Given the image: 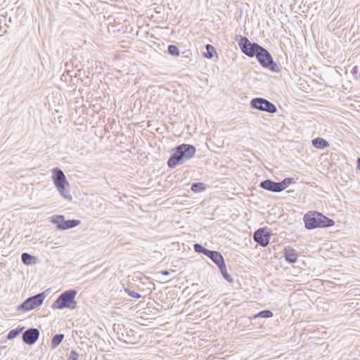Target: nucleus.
<instances>
[{
  "mask_svg": "<svg viewBox=\"0 0 360 360\" xmlns=\"http://www.w3.org/2000/svg\"><path fill=\"white\" fill-rule=\"evenodd\" d=\"M77 292L74 289L66 290L61 293L53 303L51 307L54 309L65 308L75 309L76 306L75 297Z\"/></svg>",
  "mask_w": 360,
  "mask_h": 360,
  "instance_id": "nucleus-4",
  "label": "nucleus"
},
{
  "mask_svg": "<svg viewBox=\"0 0 360 360\" xmlns=\"http://www.w3.org/2000/svg\"><path fill=\"white\" fill-rule=\"evenodd\" d=\"M63 338H64L63 334L55 335L51 340V346L52 349L56 348L61 343Z\"/></svg>",
  "mask_w": 360,
  "mask_h": 360,
  "instance_id": "nucleus-18",
  "label": "nucleus"
},
{
  "mask_svg": "<svg viewBox=\"0 0 360 360\" xmlns=\"http://www.w3.org/2000/svg\"><path fill=\"white\" fill-rule=\"evenodd\" d=\"M194 250L198 253H202L203 255H206L207 252L209 250L208 249L203 247L202 245L196 243L193 246Z\"/></svg>",
  "mask_w": 360,
  "mask_h": 360,
  "instance_id": "nucleus-25",
  "label": "nucleus"
},
{
  "mask_svg": "<svg viewBox=\"0 0 360 360\" xmlns=\"http://www.w3.org/2000/svg\"><path fill=\"white\" fill-rule=\"evenodd\" d=\"M191 190L195 193H200L205 190V185L203 183H194L191 186Z\"/></svg>",
  "mask_w": 360,
  "mask_h": 360,
  "instance_id": "nucleus-23",
  "label": "nucleus"
},
{
  "mask_svg": "<svg viewBox=\"0 0 360 360\" xmlns=\"http://www.w3.org/2000/svg\"><path fill=\"white\" fill-rule=\"evenodd\" d=\"M206 51L203 53V56L206 58H212L213 57L214 53L215 52L214 48L210 45L207 44L205 46Z\"/></svg>",
  "mask_w": 360,
  "mask_h": 360,
  "instance_id": "nucleus-20",
  "label": "nucleus"
},
{
  "mask_svg": "<svg viewBox=\"0 0 360 360\" xmlns=\"http://www.w3.org/2000/svg\"><path fill=\"white\" fill-rule=\"evenodd\" d=\"M52 179L56 188L64 199L71 200L72 195L66 188L69 186V183L64 172L60 168H53L52 169Z\"/></svg>",
  "mask_w": 360,
  "mask_h": 360,
  "instance_id": "nucleus-3",
  "label": "nucleus"
},
{
  "mask_svg": "<svg viewBox=\"0 0 360 360\" xmlns=\"http://www.w3.org/2000/svg\"><path fill=\"white\" fill-rule=\"evenodd\" d=\"M79 356V354L76 351L72 350L68 355V360H78Z\"/></svg>",
  "mask_w": 360,
  "mask_h": 360,
  "instance_id": "nucleus-28",
  "label": "nucleus"
},
{
  "mask_svg": "<svg viewBox=\"0 0 360 360\" xmlns=\"http://www.w3.org/2000/svg\"><path fill=\"white\" fill-rule=\"evenodd\" d=\"M24 329V327H22L20 328H15L10 330L7 335V338L8 340H12L16 338Z\"/></svg>",
  "mask_w": 360,
  "mask_h": 360,
  "instance_id": "nucleus-21",
  "label": "nucleus"
},
{
  "mask_svg": "<svg viewBox=\"0 0 360 360\" xmlns=\"http://www.w3.org/2000/svg\"><path fill=\"white\" fill-rule=\"evenodd\" d=\"M255 57L262 67L274 72H279V68L278 65L274 62L271 53L262 46Z\"/></svg>",
  "mask_w": 360,
  "mask_h": 360,
  "instance_id": "nucleus-5",
  "label": "nucleus"
},
{
  "mask_svg": "<svg viewBox=\"0 0 360 360\" xmlns=\"http://www.w3.org/2000/svg\"><path fill=\"white\" fill-rule=\"evenodd\" d=\"M21 259L25 264L30 265L35 262L36 257L29 253L24 252L21 255Z\"/></svg>",
  "mask_w": 360,
  "mask_h": 360,
  "instance_id": "nucleus-17",
  "label": "nucleus"
},
{
  "mask_svg": "<svg viewBox=\"0 0 360 360\" xmlns=\"http://www.w3.org/2000/svg\"><path fill=\"white\" fill-rule=\"evenodd\" d=\"M125 291L131 297L136 298V299H139V298L141 297V295L139 292H136L135 291L131 290H129L128 288H126Z\"/></svg>",
  "mask_w": 360,
  "mask_h": 360,
  "instance_id": "nucleus-27",
  "label": "nucleus"
},
{
  "mask_svg": "<svg viewBox=\"0 0 360 360\" xmlns=\"http://www.w3.org/2000/svg\"><path fill=\"white\" fill-rule=\"evenodd\" d=\"M167 50L168 53L173 56H178L179 55V48L175 45H169Z\"/></svg>",
  "mask_w": 360,
  "mask_h": 360,
  "instance_id": "nucleus-24",
  "label": "nucleus"
},
{
  "mask_svg": "<svg viewBox=\"0 0 360 360\" xmlns=\"http://www.w3.org/2000/svg\"><path fill=\"white\" fill-rule=\"evenodd\" d=\"M273 316H274L273 312L270 310L266 309V310H263V311H259L257 314L252 316L250 319H255L258 317L268 319V318H271Z\"/></svg>",
  "mask_w": 360,
  "mask_h": 360,
  "instance_id": "nucleus-19",
  "label": "nucleus"
},
{
  "mask_svg": "<svg viewBox=\"0 0 360 360\" xmlns=\"http://www.w3.org/2000/svg\"><path fill=\"white\" fill-rule=\"evenodd\" d=\"M162 274L163 275H169V271L165 270V271H162Z\"/></svg>",
  "mask_w": 360,
  "mask_h": 360,
  "instance_id": "nucleus-29",
  "label": "nucleus"
},
{
  "mask_svg": "<svg viewBox=\"0 0 360 360\" xmlns=\"http://www.w3.org/2000/svg\"><path fill=\"white\" fill-rule=\"evenodd\" d=\"M173 150V153L167 161V165L170 168H175L177 165H183L186 161L191 160L196 152L194 146L186 143L176 146Z\"/></svg>",
  "mask_w": 360,
  "mask_h": 360,
  "instance_id": "nucleus-1",
  "label": "nucleus"
},
{
  "mask_svg": "<svg viewBox=\"0 0 360 360\" xmlns=\"http://www.w3.org/2000/svg\"><path fill=\"white\" fill-rule=\"evenodd\" d=\"M250 105L252 108L267 112L271 114L275 113L277 111V108L273 103L263 98H255L252 99Z\"/></svg>",
  "mask_w": 360,
  "mask_h": 360,
  "instance_id": "nucleus-8",
  "label": "nucleus"
},
{
  "mask_svg": "<svg viewBox=\"0 0 360 360\" xmlns=\"http://www.w3.org/2000/svg\"><path fill=\"white\" fill-rule=\"evenodd\" d=\"M292 181L293 179L291 178H285L283 181L279 182L281 192L284 191L290 184L292 183Z\"/></svg>",
  "mask_w": 360,
  "mask_h": 360,
  "instance_id": "nucleus-22",
  "label": "nucleus"
},
{
  "mask_svg": "<svg viewBox=\"0 0 360 360\" xmlns=\"http://www.w3.org/2000/svg\"><path fill=\"white\" fill-rule=\"evenodd\" d=\"M46 297L45 292L38 293L26 299L17 309L18 311H27L41 306Z\"/></svg>",
  "mask_w": 360,
  "mask_h": 360,
  "instance_id": "nucleus-6",
  "label": "nucleus"
},
{
  "mask_svg": "<svg viewBox=\"0 0 360 360\" xmlns=\"http://www.w3.org/2000/svg\"><path fill=\"white\" fill-rule=\"evenodd\" d=\"M205 255L214 262L217 266L224 262L223 256L217 251L209 250Z\"/></svg>",
  "mask_w": 360,
  "mask_h": 360,
  "instance_id": "nucleus-12",
  "label": "nucleus"
},
{
  "mask_svg": "<svg viewBox=\"0 0 360 360\" xmlns=\"http://www.w3.org/2000/svg\"><path fill=\"white\" fill-rule=\"evenodd\" d=\"M64 219H65V217L63 215H56L52 217L51 221L53 224H56L57 226L61 225L63 223Z\"/></svg>",
  "mask_w": 360,
  "mask_h": 360,
  "instance_id": "nucleus-26",
  "label": "nucleus"
},
{
  "mask_svg": "<svg viewBox=\"0 0 360 360\" xmlns=\"http://www.w3.org/2000/svg\"><path fill=\"white\" fill-rule=\"evenodd\" d=\"M80 223H81V221L77 219L65 220L64 219L63 224L58 225L57 228H58V229H60V230H67L69 229L76 227L77 226L79 225Z\"/></svg>",
  "mask_w": 360,
  "mask_h": 360,
  "instance_id": "nucleus-14",
  "label": "nucleus"
},
{
  "mask_svg": "<svg viewBox=\"0 0 360 360\" xmlns=\"http://www.w3.org/2000/svg\"><path fill=\"white\" fill-rule=\"evenodd\" d=\"M218 267H219V270H220L223 277L224 278V279H226L229 283L233 282V279L231 276V275H229L228 274L225 262H223L221 264H219L218 266Z\"/></svg>",
  "mask_w": 360,
  "mask_h": 360,
  "instance_id": "nucleus-16",
  "label": "nucleus"
},
{
  "mask_svg": "<svg viewBox=\"0 0 360 360\" xmlns=\"http://www.w3.org/2000/svg\"><path fill=\"white\" fill-rule=\"evenodd\" d=\"M314 147L319 149H323L329 146L328 142L323 138H316L312 140Z\"/></svg>",
  "mask_w": 360,
  "mask_h": 360,
  "instance_id": "nucleus-15",
  "label": "nucleus"
},
{
  "mask_svg": "<svg viewBox=\"0 0 360 360\" xmlns=\"http://www.w3.org/2000/svg\"><path fill=\"white\" fill-rule=\"evenodd\" d=\"M305 228L311 230L319 227L326 228L334 225V221L322 213L315 211L307 212L303 217Z\"/></svg>",
  "mask_w": 360,
  "mask_h": 360,
  "instance_id": "nucleus-2",
  "label": "nucleus"
},
{
  "mask_svg": "<svg viewBox=\"0 0 360 360\" xmlns=\"http://www.w3.org/2000/svg\"><path fill=\"white\" fill-rule=\"evenodd\" d=\"M238 46L241 51L248 57L256 56L261 46L257 43H252L246 37L240 36Z\"/></svg>",
  "mask_w": 360,
  "mask_h": 360,
  "instance_id": "nucleus-7",
  "label": "nucleus"
},
{
  "mask_svg": "<svg viewBox=\"0 0 360 360\" xmlns=\"http://www.w3.org/2000/svg\"><path fill=\"white\" fill-rule=\"evenodd\" d=\"M284 257L289 263H295L298 257L296 252L290 247H287L284 249Z\"/></svg>",
  "mask_w": 360,
  "mask_h": 360,
  "instance_id": "nucleus-13",
  "label": "nucleus"
},
{
  "mask_svg": "<svg viewBox=\"0 0 360 360\" xmlns=\"http://www.w3.org/2000/svg\"><path fill=\"white\" fill-rule=\"evenodd\" d=\"M259 186L262 188L269 191H271V192H274V193L281 192L279 182H276L271 179H266V180L262 181L259 184Z\"/></svg>",
  "mask_w": 360,
  "mask_h": 360,
  "instance_id": "nucleus-11",
  "label": "nucleus"
},
{
  "mask_svg": "<svg viewBox=\"0 0 360 360\" xmlns=\"http://www.w3.org/2000/svg\"><path fill=\"white\" fill-rule=\"evenodd\" d=\"M40 332L37 328H29L22 333V340L29 345H34L38 340Z\"/></svg>",
  "mask_w": 360,
  "mask_h": 360,
  "instance_id": "nucleus-10",
  "label": "nucleus"
},
{
  "mask_svg": "<svg viewBox=\"0 0 360 360\" xmlns=\"http://www.w3.org/2000/svg\"><path fill=\"white\" fill-rule=\"evenodd\" d=\"M357 167L358 169H360V158L357 160Z\"/></svg>",
  "mask_w": 360,
  "mask_h": 360,
  "instance_id": "nucleus-30",
  "label": "nucleus"
},
{
  "mask_svg": "<svg viewBox=\"0 0 360 360\" xmlns=\"http://www.w3.org/2000/svg\"><path fill=\"white\" fill-rule=\"evenodd\" d=\"M253 238L262 247H266L269 243L270 233L266 231L265 229L260 228L254 233Z\"/></svg>",
  "mask_w": 360,
  "mask_h": 360,
  "instance_id": "nucleus-9",
  "label": "nucleus"
}]
</instances>
